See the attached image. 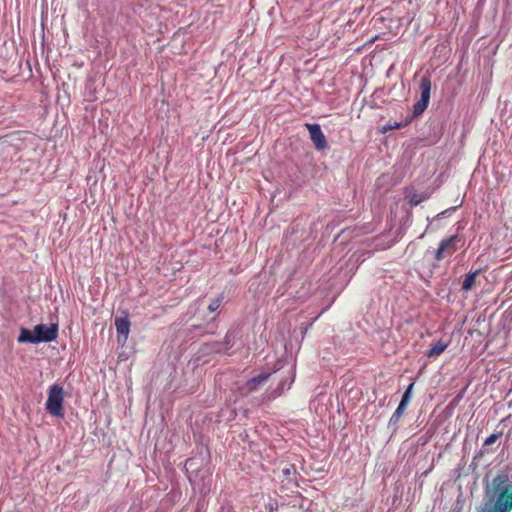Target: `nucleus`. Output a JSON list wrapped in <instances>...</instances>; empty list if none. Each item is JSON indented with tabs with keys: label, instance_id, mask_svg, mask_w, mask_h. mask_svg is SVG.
Listing matches in <instances>:
<instances>
[{
	"label": "nucleus",
	"instance_id": "nucleus-2",
	"mask_svg": "<svg viewBox=\"0 0 512 512\" xmlns=\"http://www.w3.org/2000/svg\"><path fill=\"white\" fill-rule=\"evenodd\" d=\"M63 387L59 384H53L49 388L48 398L45 404L46 410L55 417L62 418L64 416L63 402Z\"/></svg>",
	"mask_w": 512,
	"mask_h": 512
},
{
	"label": "nucleus",
	"instance_id": "nucleus-1",
	"mask_svg": "<svg viewBox=\"0 0 512 512\" xmlns=\"http://www.w3.org/2000/svg\"><path fill=\"white\" fill-rule=\"evenodd\" d=\"M492 492L496 496L493 512L512 511V482L507 474H498L492 480Z\"/></svg>",
	"mask_w": 512,
	"mask_h": 512
},
{
	"label": "nucleus",
	"instance_id": "nucleus-11",
	"mask_svg": "<svg viewBox=\"0 0 512 512\" xmlns=\"http://www.w3.org/2000/svg\"><path fill=\"white\" fill-rule=\"evenodd\" d=\"M18 342H20V343L29 342V343H34V344L37 343L36 337L34 335V331L32 332L27 328H21L20 334L18 336Z\"/></svg>",
	"mask_w": 512,
	"mask_h": 512
},
{
	"label": "nucleus",
	"instance_id": "nucleus-3",
	"mask_svg": "<svg viewBox=\"0 0 512 512\" xmlns=\"http://www.w3.org/2000/svg\"><path fill=\"white\" fill-rule=\"evenodd\" d=\"M461 237L457 234L443 239L439 243V247L434 252V259L437 262L442 261L444 258L453 255L458 250V243L461 242Z\"/></svg>",
	"mask_w": 512,
	"mask_h": 512
},
{
	"label": "nucleus",
	"instance_id": "nucleus-7",
	"mask_svg": "<svg viewBox=\"0 0 512 512\" xmlns=\"http://www.w3.org/2000/svg\"><path fill=\"white\" fill-rule=\"evenodd\" d=\"M115 327L118 334V341H120V336L126 341L130 332V321L128 317H117L115 319Z\"/></svg>",
	"mask_w": 512,
	"mask_h": 512
},
{
	"label": "nucleus",
	"instance_id": "nucleus-12",
	"mask_svg": "<svg viewBox=\"0 0 512 512\" xmlns=\"http://www.w3.org/2000/svg\"><path fill=\"white\" fill-rule=\"evenodd\" d=\"M406 410V406L399 404L390 418V424H397Z\"/></svg>",
	"mask_w": 512,
	"mask_h": 512
},
{
	"label": "nucleus",
	"instance_id": "nucleus-5",
	"mask_svg": "<svg viewBox=\"0 0 512 512\" xmlns=\"http://www.w3.org/2000/svg\"><path fill=\"white\" fill-rule=\"evenodd\" d=\"M34 335L37 343L54 341L58 337V325L51 324L50 326H46L44 324H38L34 327Z\"/></svg>",
	"mask_w": 512,
	"mask_h": 512
},
{
	"label": "nucleus",
	"instance_id": "nucleus-17",
	"mask_svg": "<svg viewBox=\"0 0 512 512\" xmlns=\"http://www.w3.org/2000/svg\"><path fill=\"white\" fill-rule=\"evenodd\" d=\"M282 473L286 478H289L291 474L295 473V467L293 465H289L283 468Z\"/></svg>",
	"mask_w": 512,
	"mask_h": 512
},
{
	"label": "nucleus",
	"instance_id": "nucleus-6",
	"mask_svg": "<svg viewBox=\"0 0 512 512\" xmlns=\"http://www.w3.org/2000/svg\"><path fill=\"white\" fill-rule=\"evenodd\" d=\"M305 127L310 134V139L313 142L314 147L319 151L326 149L327 148V140L321 130L320 125L316 124V123H314V124L306 123Z\"/></svg>",
	"mask_w": 512,
	"mask_h": 512
},
{
	"label": "nucleus",
	"instance_id": "nucleus-13",
	"mask_svg": "<svg viewBox=\"0 0 512 512\" xmlns=\"http://www.w3.org/2000/svg\"><path fill=\"white\" fill-rule=\"evenodd\" d=\"M224 299L223 293L219 294L216 298L211 300V302L208 305V311L209 312H215L219 309Z\"/></svg>",
	"mask_w": 512,
	"mask_h": 512
},
{
	"label": "nucleus",
	"instance_id": "nucleus-8",
	"mask_svg": "<svg viewBox=\"0 0 512 512\" xmlns=\"http://www.w3.org/2000/svg\"><path fill=\"white\" fill-rule=\"evenodd\" d=\"M269 377L270 373H260L259 375L251 378L246 383L248 391H256L259 386L263 385L269 379Z\"/></svg>",
	"mask_w": 512,
	"mask_h": 512
},
{
	"label": "nucleus",
	"instance_id": "nucleus-10",
	"mask_svg": "<svg viewBox=\"0 0 512 512\" xmlns=\"http://www.w3.org/2000/svg\"><path fill=\"white\" fill-rule=\"evenodd\" d=\"M479 273H480V270H476V271L470 272L466 275V277L462 283L463 291L467 292L472 289V287L475 285L476 278L479 275Z\"/></svg>",
	"mask_w": 512,
	"mask_h": 512
},
{
	"label": "nucleus",
	"instance_id": "nucleus-14",
	"mask_svg": "<svg viewBox=\"0 0 512 512\" xmlns=\"http://www.w3.org/2000/svg\"><path fill=\"white\" fill-rule=\"evenodd\" d=\"M413 387H414V383H410L408 385L399 404L407 407V405L409 404L410 399H411Z\"/></svg>",
	"mask_w": 512,
	"mask_h": 512
},
{
	"label": "nucleus",
	"instance_id": "nucleus-16",
	"mask_svg": "<svg viewBox=\"0 0 512 512\" xmlns=\"http://www.w3.org/2000/svg\"><path fill=\"white\" fill-rule=\"evenodd\" d=\"M501 436H502V432L491 434L490 436H488L485 439L484 446H490V445L494 444Z\"/></svg>",
	"mask_w": 512,
	"mask_h": 512
},
{
	"label": "nucleus",
	"instance_id": "nucleus-15",
	"mask_svg": "<svg viewBox=\"0 0 512 512\" xmlns=\"http://www.w3.org/2000/svg\"><path fill=\"white\" fill-rule=\"evenodd\" d=\"M427 197L424 196V195H420V194H412L411 196H409V204L411 206H417L419 205L421 202H423Z\"/></svg>",
	"mask_w": 512,
	"mask_h": 512
},
{
	"label": "nucleus",
	"instance_id": "nucleus-9",
	"mask_svg": "<svg viewBox=\"0 0 512 512\" xmlns=\"http://www.w3.org/2000/svg\"><path fill=\"white\" fill-rule=\"evenodd\" d=\"M449 342L439 340L435 344L431 346V348L427 351V357L436 358L441 355L448 347Z\"/></svg>",
	"mask_w": 512,
	"mask_h": 512
},
{
	"label": "nucleus",
	"instance_id": "nucleus-4",
	"mask_svg": "<svg viewBox=\"0 0 512 512\" xmlns=\"http://www.w3.org/2000/svg\"><path fill=\"white\" fill-rule=\"evenodd\" d=\"M421 98L414 104L413 114L418 116L422 114L428 107L431 92V79L429 76L422 77L419 85Z\"/></svg>",
	"mask_w": 512,
	"mask_h": 512
}]
</instances>
